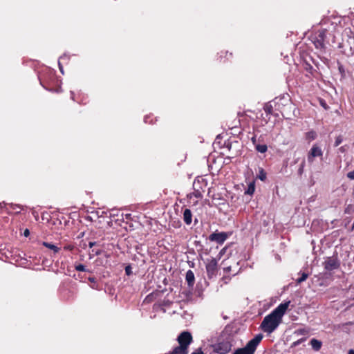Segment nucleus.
<instances>
[{
	"label": "nucleus",
	"instance_id": "nucleus-1",
	"mask_svg": "<svg viewBox=\"0 0 354 354\" xmlns=\"http://www.w3.org/2000/svg\"><path fill=\"white\" fill-rule=\"evenodd\" d=\"M290 304V301L281 303L269 315H266L261 324V329L268 334L274 331L282 322L283 316L285 315Z\"/></svg>",
	"mask_w": 354,
	"mask_h": 354
},
{
	"label": "nucleus",
	"instance_id": "nucleus-2",
	"mask_svg": "<svg viewBox=\"0 0 354 354\" xmlns=\"http://www.w3.org/2000/svg\"><path fill=\"white\" fill-rule=\"evenodd\" d=\"M272 101L275 111H277L279 115L285 118L290 114L292 104L289 95H280L276 97Z\"/></svg>",
	"mask_w": 354,
	"mask_h": 354
},
{
	"label": "nucleus",
	"instance_id": "nucleus-3",
	"mask_svg": "<svg viewBox=\"0 0 354 354\" xmlns=\"http://www.w3.org/2000/svg\"><path fill=\"white\" fill-rule=\"evenodd\" d=\"M262 339L263 335L261 334L257 335L243 348H237L232 354H254Z\"/></svg>",
	"mask_w": 354,
	"mask_h": 354
},
{
	"label": "nucleus",
	"instance_id": "nucleus-4",
	"mask_svg": "<svg viewBox=\"0 0 354 354\" xmlns=\"http://www.w3.org/2000/svg\"><path fill=\"white\" fill-rule=\"evenodd\" d=\"M232 337L228 335L226 338H221L214 346V351L218 354H227L231 351L232 346Z\"/></svg>",
	"mask_w": 354,
	"mask_h": 354
},
{
	"label": "nucleus",
	"instance_id": "nucleus-5",
	"mask_svg": "<svg viewBox=\"0 0 354 354\" xmlns=\"http://www.w3.org/2000/svg\"><path fill=\"white\" fill-rule=\"evenodd\" d=\"M177 341L178 346L188 349L189 346L193 341V337L190 332L183 331L178 336Z\"/></svg>",
	"mask_w": 354,
	"mask_h": 354
},
{
	"label": "nucleus",
	"instance_id": "nucleus-6",
	"mask_svg": "<svg viewBox=\"0 0 354 354\" xmlns=\"http://www.w3.org/2000/svg\"><path fill=\"white\" fill-rule=\"evenodd\" d=\"M323 151L317 144H314L308 153L307 158L309 163H313L315 158H322Z\"/></svg>",
	"mask_w": 354,
	"mask_h": 354
},
{
	"label": "nucleus",
	"instance_id": "nucleus-7",
	"mask_svg": "<svg viewBox=\"0 0 354 354\" xmlns=\"http://www.w3.org/2000/svg\"><path fill=\"white\" fill-rule=\"evenodd\" d=\"M324 269L327 271L337 270L340 267V262L337 257H328L323 263Z\"/></svg>",
	"mask_w": 354,
	"mask_h": 354
},
{
	"label": "nucleus",
	"instance_id": "nucleus-8",
	"mask_svg": "<svg viewBox=\"0 0 354 354\" xmlns=\"http://www.w3.org/2000/svg\"><path fill=\"white\" fill-rule=\"evenodd\" d=\"M217 266V261L214 258L207 263L206 265V271L209 279H212L216 275Z\"/></svg>",
	"mask_w": 354,
	"mask_h": 354
},
{
	"label": "nucleus",
	"instance_id": "nucleus-9",
	"mask_svg": "<svg viewBox=\"0 0 354 354\" xmlns=\"http://www.w3.org/2000/svg\"><path fill=\"white\" fill-rule=\"evenodd\" d=\"M3 204V206H2L1 203H0V208H5L8 214H12V212L15 214H19L23 209V207L18 204L6 203L4 202Z\"/></svg>",
	"mask_w": 354,
	"mask_h": 354
},
{
	"label": "nucleus",
	"instance_id": "nucleus-10",
	"mask_svg": "<svg viewBox=\"0 0 354 354\" xmlns=\"http://www.w3.org/2000/svg\"><path fill=\"white\" fill-rule=\"evenodd\" d=\"M227 234L225 232H214L209 236L211 241H214L217 243L222 244L227 239Z\"/></svg>",
	"mask_w": 354,
	"mask_h": 354
},
{
	"label": "nucleus",
	"instance_id": "nucleus-11",
	"mask_svg": "<svg viewBox=\"0 0 354 354\" xmlns=\"http://www.w3.org/2000/svg\"><path fill=\"white\" fill-rule=\"evenodd\" d=\"M263 110L268 115H272L275 117L279 116V112L277 111H275V107L274 106V102L272 100L265 104L263 106Z\"/></svg>",
	"mask_w": 354,
	"mask_h": 354
},
{
	"label": "nucleus",
	"instance_id": "nucleus-12",
	"mask_svg": "<svg viewBox=\"0 0 354 354\" xmlns=\"http://www.w3.org/2000/svg\"><path fill=\"white\" fill-rule=\"evenodd\" d=\"M185 280L189 288H192L195 283V277L192 270H189L186 272Z\"/></svg>",
	"mask_w": 354,
	"mask_h": 354
},
{
	"label": "nucleus",
	"instance_id": "nucleus-13",
	"mask_svg": "<svg viewBox=\"0 0 354 354\" xmlns=\"http://www.w3.org/2000/svg\"><path fill=\"white\" fill-rule=\"evenodd\" d=\"M183 221L187 225L192 222V214L189 209L186 208L183 212Z\"/></svg>",
	"mask_w": 354,
	"mask_h": 354
},
{
	"label": "nucleus",
	"instance_id": "nucleus-14",
	"mask_svg": "<svg viewBox=\"0 0 354 354\" xmlns=\"http://www.w3.org/2000/svg\"><path fill=\"white\" fill-rule=\"evenodd\" d=\"M324 33L322 32L319 35V37L315 41L314 44L317 48H324Z\"/></svg>",
	"mask_w": 354,
	"mask_h": 354
},
{
	"label": "nucleus",
	"instance_id": "nucleus-15",
	"mask_svg": "<svg viewBox=\"0 0 354 354\" xmlns=\"http://www.w3.org/2000/svg\"><path fill=\"white\" fill-rule=\"evenodd\" d=\"M310 344L313 348V349L315 351H319L322 346V342L317 339H312L310 342Z\"/></svg>",
	"mask_w": 354,
	"mask_h": 354
},
{
	"label": "nucleus",
	"instance_id": "nucleus-16",
	"mask_svg": "<svg viewBox=\"0 0 354 354\" xmlns=\"http://www.w3.org/2000/svg\"><path fill=\"white\" fill-rule=\"evenodd\" d=\"M168 354H188V349L177 346Z\"/></svg>",
	"mask_w": 354,
	"mask_h": 354
},
{
	"label": "nucleus",
	"instance_id": "nucleus-17",
	"mask_svg": "<svg viewBox=\"0 0 354 354\" xmlns=\"http://www.w3.org/2000/svg\"><path fill=\"white\" fill-rule=\"evenodd\" d=\"M42 245L45 246L46 248L51 250L53 251L54 254L59 252L61 250L60 248H58L57 246L55 245L53 243H48V242H43Z\"/></svg>",
	"mask_w": 354,
	"mask_h": 354
},
{
	"label": "nucleus",
	"instance_id": "nucleus-18",
	"mask_svg": "<svg viewBox=\"0 0 354 354\" xmlns=\"http://www.w3.org/2000/svg\"><path fill=\"white\" fill-rule=\"evenodd\" d=\"M219 59L220 62H223V58H226L227 59H229L230 58L232 57V53H228V51L225 50H221L219 53ZM223 62H225V60H223Z\"/></svg>",
	"mask_w": 354,
	"mask_h": 354
},
{
	"label": "nucleus",
	"instance_id": "nucleus-19",
	"mask_svg": "<svg viewBox=\"0 0 354 354\" xmlns=\"http://www.w3.org/2000/svg\"><path fill=\"white\" fill-rule=\"evenodd\" d=\"M255 191L254 182H251L248 185V189L245 190V194L248 195H252Z\"/></svg>",
	"mask_w": 354,
	"mask_h": 354
},
{
	"label": "nucleus",
	"instance_id": "nucleus-20",
	"mask_svg": "<svg viewBox=\"0 0 354 354\" xmlns=\"http://www.w3.org/2000/svg\"><path fill=\"white\" fill-rule=\"evenodd\" d=\"M317 138V133L315 131L312 130L306 133V138L310 141L314 140Z\"/></svg>",
	"mask_w": 354,
	"mask_h": 354
},
{
	"label": "nucleus",
	"instance_id": "nucleus-21",
	"mask_svg": "<svg viewBox=\"0 0 354 354\" xmlns=\"http://www.w3.org/2000/svg\"><path fill=\"white\" fill-rule=\"evenodd\" d=\"M255 149L258 152L263 153H265L267 151L268 147L266 145H264V144L263 145L257 144V145H255Z\"/></svg>",
	"mask_w": 354,
	"mask_h": 354
},
{
	"label": "nucleus",
	"instance_id": "nucleus-22",
	"mask_svg": "<svg viewBox=\"0 0 354 354\" xmlns=\"http://www.w3.org/2000/svg\"><path fill=\"white\" fill-rule=\"evenodd\" d=\"M88 279L92 283L91 285V288L97 290V283L96 278L95 277H88Z\"/></svg>",
	"mask_w": 354,
	"mask_h": 354
},
{
	"label": "nucleus",
	"instance_id": "nucleus-23",
	"mask_svg": "<svg viewBox=\"0 0 354 354\" xmlns=\"http://www.w3.org/2000/svg\"><path fill=\"white\" fill-rule=\"evenodd\" d=\"M308 277V274L307 273L303 272L301 274V276L296 280L297 283L300 284L301 283L304 282V281L306 280Z\"/></svg>",
	"mask_w": 354,
	"mask_h": 354
},
{
	"label": "nucleus",
	"instance_id": "nucleus-24",
	"mask_svg": "<svg viewBox=\"0 0 354 354\" xmlns=\"http://www.w3.org/2000/svg\"><path fill=\"white\" fill-rule=\"evenodd\" d=\"M75 269L77 271H80V272H86V271H88V270L86 269V267L84 265H82V264L75 265Z\"/></svg>",
	"mask_w": 354,
	"mask_h": 354
},
{
	"label": "nucleus",
	"instance_id": "nucleus-25",
	"mask_svg": "<svg viewBox=\"0 0 354 354\" xmlns=\"http://www.w3.org/2000/svg\"><path fill=\"white\" fill-rule=\"evenodd\" d=\"M295 333L300 335H305L308 333V330L306 328H299L295 331Z\"/></svg>",
	"mask_w": 354,
	"mask_h": 354
},
{
	"label": "nucleus",
	"instance_id": "nucleus-26",
	"mask_svg": "<svg viewBox=\"0 0 354 354\" xmlns=\"http://www.w3.org/2000/svg\"><path fill=\"white\" fill-rule=\"evenodd\" d=\"M342 141H343V137L342 135L337 136L335 138V140L334 146L335 147L339 146L342 142Z\"/></svg>",
	"mask_w": 354,
	"mask_h": 354
},
{
	"label": "nucleus",
	"instance_id": "nucleus-27",
	"mask_svg": "<svg viewBox=\"0 0 354 354\" xmlns=\"http://www.w3.org/2000/svg\"><path fill=\"white\" fill-rule=\"evenodd\" d=\"M259 178L261 180H265L266 179V173L264 171L263 169H261L259 171V174L258 176Z\"/></svg>",
	"mask_w": 354,
	"mask_h": 354
},
{
	"label": "nucleus",
	"instance_id": "nucleus-28",
	"mask_svg": "<svg viewBox=\"0 0 354 354\" xmlns=\"http://www.w3.org/2000/svg\"><path fill=\"white\" fill-rule=\"evenodd\" d=\"M306 337H303V338H301L295 342H294L292 344V347H295L298 345H299L301 343L304 342V341H306Z\"/></svg>",
	"mask_w": 354,
	"mask_h": 354
},
{
	"label": "nucleus",
	"instance_id": "nucleus-29",
	"mask_svg": "<svg viewBox=\"0 0 354 354\" xmlns=\"http://www.w3.org/2000/svg\"><path fill=\"white\" fill-rule=\"evenodd\" d=\"M304 166H305V160H303L302 162L300 165V167H299V169H298V174L299 175H301L303 174Z\"/></svg>",
	"mask_w": 354,
	"mask_h": 354
},
{
	"label": "nucleus",
	"instance_id": "nucleus-30",
	"mask_svg": "<svg viewBox=\"0 0 354 354\" xmlns=\"http://www.w3.org/2000/svg\"><path fill=\"white\" fill-rule=\"evenodd\" d=\"M74 248H75V246L71 244L66 245L64 246V250H65L72 251L74 250Z\"/></svg>",
	"mask_w": 354,
	"mask_h": 354
},
{
	"label": "nucleus",
	"instance_id": "nucleus-31",
	"mask_svg": "<svg viewBox=\"0 0 354 354\" xmlns=\"http://www.w3.org/2000/svg\"><path fill=\"white\" fill-rule=\"evenodd\" d=\"M347 177L351 180H354V170L347 174Z\"/></svg>",
	"mask_w": 354,
	"mask_h": 354
},
{
	"label": "nucleus",
	"instance_id": "nucleus-32",
	"mask_svg": "<svg viewBox=\"0 0 354 354\" xmlns=\"http://www.w3.org/2000/svg\"><path fill=\"white\" fill-rule=\"evenodd\" d=\"M194 196L196 197V198H202L203 196H202V194L201 193L200 191L198 190H196L194 192Z\"/></svg>",
	"mask_w": 354,
	"mask_h": 354
},
{
	"label": "nucleus",
	"instance_id": "nucleus-33",
	"mask_svg": "<svg viewBox=\"0 0 354 354\" xmlns=\"http://www.w3.org/2000/svg\"><path fill=\"white\" fill-rule=\"evenodd\" d=\"M191 354H204L203 351L201 348L196 349L194 352H192Z\"/></svg>",
	"mask_w": 354,
	"mask_h": 354
},
{
	"label": "nucleus",
	"instance_id": "nucleus-34",
	"mask_svg": "<svg viewBox=\"0 0 354 354\" xmlns=\"http://www.w3.org/2000/svg\"><path fill=\"white\" fill-rule=\"evenodd\" d=\"M153 296L151 295H147L144 300V302H150L152 300Z\"/></svg>",
	"mask_w": 354,
	"mask_h": 354
},
{
	"label": "nucleus",
	"instance_id": "nucleus-35",
	"mask_svg": "<svg viewBox=\"0 0 354 354\" xmlns=\"http://www.w3.org/2000/svg\"><path fill=\"white\" fill-rule=\"evenodd\" d=\"M125 272H126V274H127L129 275V274H131V267H130V266H127V267L125 268Z\"/></svg>",
	"mask_w": 354,
	"mask_h": 354
},
{
	"label": "nucleus",
	"instance_id": "nucleus-36",
	"mask_svg": "<svg viewBox=\"0 0 354 354\" xmlns=\"http://www.w3.org/2000/svg\"><path fill=\"white\" fill-rule=\"evenodd\" d=\"M338 150L341 153H344L346 151V146L340 147Z\"/></svg>",
	"mask_w": 354,
	"mask_h": 354
},
{
	"label": "nucleus",
	"instance_id": "nucleus-37",
	"mask_svg": "<svg viewBox=\"0 0 354 354\" xmlns=\"http://www.w3.org/2000/svg\"><path fill=\"white\" fill-rule=\"evenodd\" d=\"M92 252H94L95 255H100L101 254L100 250H95L93 249Z\"/></svg>",
	"mask_w": 354,
	"mask_h": 354
},
{
	"label": "nucleus",
	"instance_id": "nucleus-38",
	"mask_svg": "<svg viewBox=\"0 0 354 354\" xmlns=\"http://www.w3.org/2000/svg\"><path fill=\"white\" fill-rule=\"evenodd\" d=\"M95 244H96V242H95V241H90V242L88 243V246H89V248H93Z\"/></svg>",
	"mask_w": 354,
	"mask_h": 354
},
{
	"label": "nucleus",
	"instance_id": "nucleus-39",
	"mask_svg": "<svg viewBox=\"0 0 354 354\" xmlns=\"http://www.w3.org/2000/svg\"><path fill=\"white\" fill-rule=\"evenodd\" d=\"M30 232H29V230L28 229H26L25 231H24V235L26 236H28L29 235Z\"/></svg>",
	"mask_w": 354,
	"mask_h": 354
},
{
	"label": "nucleus",
	"instance_id": "nucleus-40",
	"mask_svg": "<svg viewBox=\"0 0 354 354\" xmlns=\"http://www.w3.org/2000/svg\"><path fill=\"white\" fill-rule=\"evenodd\" d=\"M252 143H253L254 145H257V144H256V138H255V137H253V138H252Z\"/></svg>",
	"mask_w": 354,
	"mask_h": 354
},
{
	"label": "nucleus",
	"instance_id": "nucleus-41",
	"mask_svg": "<svg viewBox=\"0 0 354 354\" xmlns=\"http://www.w3.org/2000/svg\"><path fill=\"white\" fill-rule=\"evenodd\" d=\"M348 354H354V350H353V349H350V350L348 351Z\"/></svg>",
	"mask_w": 354,
	"mask_h": 354
},
{
	"label": "nucleus",
	"instance_id": "nucleus-42",
	"mask_svg": "<svg viewBox=\"0 0 354 354\" xmlns=\"http://www.w3.org/2000/svg\"><path fill=\"white\" fill-rule=\"evenodd\" d=\"M321 104H322V105L325 109H326V103H325V102H324V103H322V102Z\"/></svg>",
	"mask_w": 354,
	"mask_h": 354
},
{
	"label": "nucleus",
	"instance_id": "nucleus-43",
	"mask_svg": "<svg viewBox=\"0 0 354 354\" xmlns=\"http://www.w3.org/2000/svg\"><path fill=\"white\" fill-rule=\"evenodd\" d=\"M226 270H230V267H227Z\"/></svg>",
	"mask_w": 354,
	"mask_h": 354
},
{
	"label": "nucleus",
	"instance_id": "nucleus-44",
	"mask_svg": "<svg viewBox=\"0 0 354 354\" xmlns=\"http://www.w3.org/2000/svg\"><path fill=\"white\" fill-rule=\"evenodd\" d=\"M353 299H354V297H353Z\"/></svg>",
	"mask_w": 354,
	"mask_h": 354
}]
</instances>
